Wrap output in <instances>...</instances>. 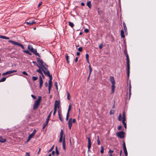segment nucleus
Here are the masks:
<instances>
[{
	"mask_svg": "<svg viewBox=\"0 0 156 156\" xmlns=\"http://www.w3.org/2000/svg\"><path fill=\"white\" fill-rule=\"evenodd\" d=\"M37 62L38 64L41 66L42 68L44 69L45 70H47V66L46 64L43 62V60L39 58H37Z\"/></svg>",
	"mask_w": 156,
	"mask_h": 156,
	"instance_id": "obj_1",
	"label": "nucleus"
},
{
	"mask_svg": "<svg viewBox=\"0 0 156 156\" xmlns=\"http://www.w3.org/2000/svg\"><path fill=\"white\" fill-rule=\"evenodd\" d=\"M41 96H39L38 99L35 101L34 104L33 109L35 110L37 109L40 104V102L41 101Z\"/></svg>",
	"mask_w": 156,
	"mask_h": 156,
	"instance_id": "obj_2",
	"label": "nucleus"
},
{
	"mask_svg": "<svg viewBox=\"0 0 156 156\" xmlns=\"http://www.w3.org/2000/svg\"><path fill=\"white\" fill-rule=\"evenodd\" d=\"M27 48L36 55L37 56L39 57H40L39 54L37 52V49L34 48L32 45L30 44H28Z\"/></svg>",
	"mask_w": 156,
	"mask_h": 156,
	"instance_id": "obj_3",
	"label": "nucleus"
},
{
	"mask_svg": "<svg viewBox=\"0 0 156 156\" xmlns=\"http://www.w3.org/2000/svg\"><path fill=\"white\" fill-rule=\"evenodd\" d=\"M126 64H127V76L129 78V76L130 73V63H129V57L128 55H127L126 56Z\"/></svg>",
	"mask_w": 156,
	"mask_h": 156,
	"instance_id": "obj_4",
	"label": "nucleus"
},
{
	"mask_svg": "<svg viewBox=\"0 0 156 156\" xmlns=\"http://www.w3.org/2000/svg\"><path fill=\"white\" fill-rule=\"evenodd\" d=\"M48 68L47 67V70H45L43 68H42V70L44 72L45 75L46 76H48L49 78V80H52V76L50 75V72L48 69Z\"/></svg>",
	"mask_w": 156,
	"mask_h": 156,
	"instance_id": "obj_5",
	"label": "nucleus"
},
{
	"mask_svg": "<svg viewBox=\"0 0 156 156\" xmlns=\"http://www.w3.org/2000/svg\"><path fill=\"white\" fill-rule=\"evenodd\" d=\"M8 41L13 45H16L20 47L23 49H24V47L23 46L22 44L19 43L18 42L12 40H9Z\"/></svg>",
	"mask_w": 156,
	"mask_h": 156,
	"instance_id": "obj_6",
	"label": "nucleus"
},
{
	"mask_svg": "<svg viewBox=\"0 0 156 156\" xmlns=\"http://www.w3.org/2000/svg\"><path fill=\"white\" fill-rule=\"evenodd\" d=\"M125 133L122 131L117 132L116 133L118 137L121 138H123L125 137Z\"/></svg>",
	"mask_w": 156,
	"mask_h": 156,
	"instance_id": "obj_7",
	"label": "nucleus"
},
{
	"mask_svg": "<svg viewBox=\"0 0 156 156\" xmlns=\"http://www.w3.org/2000/svg\"><path fill=\"white\" fill-rule=\"evenodd\" d=\"M123 147L124 150V153H125V156H127L128 153L127 152V149L126 147V144L125 141H123Z\"/></svg>",
	"mask_w": 156,
	"mask_h": 156,
	"instance_id": "obj_8",
	"label": "nucleus"
},
{
	"mask_svg": "<svg viewBox=\"0 0 156 156\" xmlns=\"http://www.w3.org/2000/svg\"><path fill=\"white\" fill-rule=\"evenodd\" d=\"M87 139H88V146H87L88 149V151H90V148L91 147V140H90V138L87 137Z\"/></svg>",
	"mask_w": 156,
	"mask_h": 156,
	"instance_id": "obj_9",
	"label": "nucleus"
},
{
	"mask_svg": "<svg viewBox=\"0 0 156 156\" xmlns=\"http://www.w3.org/2000/svg\"><path fill=\"white\" fill-rule=\"evenodd\" d=\"M63 135V132L62 129H61V130L60 134V137L59 140V142H61L62 141V137Z\"/></svg>",
	"mask_w": 156,
	"mask_h": 156,
	"instance_id": "obj_10",
	"label": "nucleus"
},
{
	"mask_svg": "<svg viewBox=\"0 0 156 156\" xmlns=\"http://www.w3.org/2000/svg\"><path fill=\"white\" fill-rule=\"evenodd\" d=\"M60 105V102L59 101L56 100L55 101V105H54V108H59Z\"/></svg>",
	"mask_w": 156,
	"mask_h": 156,
	"instance_id": "obj_11",
	"label": "nucleus"
},
{
	"mask_svg": "<svg viewBox=\"0 0 156 156\" xmlns=\"http://www.w3.org/2000/svg\"><path fill=\"white\" fill-rule=\"evenodd\" d=\"M43 83V81L41 76H39V88L41 89L42 87Z\"/></svg>",
	"mask_w": 156,
	"mask_h": 156,
	"instance_id": "obj_12",
	"label": "nucleus"
},
{
	"mask_svg": "<svg viewBox=\"0 0 156 156\" xmlns=\"http://www.w3.org/2000/svg\"><path fill=\"white\" fill-rule=\"evenodd\" d=\"M68 124L69 128L70 129H71L72 126V118L69 119L68 121Z\"/></svg>",
	"mask_w": 156,
	"mask_h": 156,
	"instance_id": "obj_13",
	"label": "nucleus"
},
{
	"mask_svg": "<svg viewBox=\"0 0 156 156\" xmlns=\"http://www.w3.org/2000/svg\"><path fill=\"white\" fill-rule=\"evenodd\" d=\"M17 72L16 70H10L6 72V73H4L2 74L3 75H7L8 74H11L13 73L16 72Z\"/></svg>",
	"mask_w": 156,
	"mask_h": 156,
	"instance_id": "obj_14",
	"label": "nucleus"
},
{
	"mask_svg": "<svg viewBox=\"0 0 156 156\" xmlns=\"http://www.w3.org/2000/svg\"><path fill=\"white\" fill-rule=\"evenodd\" d=\"M110 80L112 84H115V81L113 76H110Z\"/></svg>",
	"mask_w": 156,
	"mask_h": 156,
	"instance_id": "obj_15",
	"label": "nucleus"
},
{
	"mask_svg": "<svg viewBox=\"0 0 156 156\" xmlns=\"http://www.w3.org/2000/svg\"><path fill=\"white\" fill-rule=\"evenodd\" d=\"M52 85V80H49L48 82V90H51Z\"/></svg>",
	"mask_w": 156,
	"mask_h": 156,
	"instance_id": "obj_16",
	"label": "nucleus"
},
{
	"mask_svg": "<svg viewBox=\"0 0 156 156\" xmlns=\"http://www.w3.org/2000/svg\"><path fill=\"white\" fill-rule=\"evenodd\" d=\"M36 23V22L34 21H30L29 22H26V23L27 25H32L33 24H35Z\"/></svg>",
	"mask_w": 156,
	"mask_h": 156,
	"instance_id": "obj_17",
	"label": "nucleus"
},
{
	"mask_svg": "<svg viewBox=\"0 0 156 156\" xmlns=\"http://www.w3.org/2000/svg\"><path fill=\"white\" fill-rule=\"evenodd\" d=\"M66 144H65V136H64L63 141V143H62V147L63 149L65 150L66 149Z\"/></svg>",
	"mask_w": 156,
	"mask_h": 156,
	"instance_id": "obj_18",
	"label": "nucleus"
},
{
	"mask_svg": "<svg viewBox=\"0 0 156 156\" xmlns=\"http://www.w3.org/2000/svg\"><path fill=\"white\" fill-rule=\"evenodd\" d=\"M36 133V130L35 129L34 130L33 132L30 134L28 136L29 137H30V138L31 139L35 135Z\"/></svg>",
	"mask_w": 156,
	"mask_h": 156,
	"instance_id": "obj_19",
	"label": "nucleus"
},
{
	"mask_svg": "<svg viewBox=\"0 0 156 156\" xmlns=\"http://www.w3.org/2000/svg\"><path fill=\"white\" fill-rule=\"evenodd\" d=\"M123 117H122V122H125L126 120V115L125 112L124 111H123Z\"/></svg>",
	"mask_w": 156,
	"mask_h": 156,
	"instance_id": "obj_20",
	"label": "nucleus"
},
{
	"mask_svg": "<svg viewBox=\"0 0 156 156\" xmlns=\"http://www.w3.org/2000/svg\"><path fill=\"white\" fill-rule=\"evenodd\" d=\"M6 141V139L5 138H3L2 136H0V142L3 143Z\"/></svg>",
	"mask_w": 156,
	"mask_h": 156,
	"instance_id": "obj_21",
	"label": "nucleus"
},
{
	"mask_svg": "<svg viewBox=\"0 0 156 156\" xmlns=\"http://www.w3.org/2000/svg\"><path fill=\"white\" fill-rule=\"evenodd\" d=\"M121 36L122 38H123L125 37L124 35V32L123 30H122L121 31Z\"/></svg>",
	"mask_w": 156,
	"mask_h": 156,
	"instance_id": "obj_22",
	"label": "nucleus"
},
{
	"mask_svg": "<svg viewBox=\"0 0 156 156\" xmlns=\"http://www.w3.org/2000/svg\"><path fill=\"white\" fill-rule=\"evenodd\" d=\"M111 88L112 90V92L111 93L113 94L114 92V90L115 88V84H112Z\"/></svg>",
	"mask_w": 156,
	"mask_h": 156,
	"instance_id": "obj_23",
	"label": "nucleus"
},
{
	"mask_svg": "<svg viewBox=\"0 0 156 156\" xmlns=\"http://www.w3.org/2000/svg\"><path fill=\"white\" fill-rule=\"evenodd\" d=\"M0 38L6 40H9V37H8L3 35H0Z\"/></svg>",
	"mask_w": 156,
	"mask_h": 156,
	"instance_id": "obj_24",
	"label": "nucleus"
},
{
	"mask_svg": "<svg viewBox=\"0 0 156 156\" xmlns=\"http://www.w3.org/2000/svg\"><path fill=\"white\" fill-rule=\"evenodd\" d=\"M123 24L125 31V32L126 33V32H127V28L126 26V24L124 22H123Z\"/></svg>",
	"mask_w": 156,
	"mask_h": 156,
	"instance_id": "obj_25",
	"label": "nucleus"
},
{
	"mask_svg": "<svg viewBox=\"0 0 156 156\" xmlns=\"http://www.w3.org/2000/svg\"><path fill=\"white\" fill-rule=\"evenodd\" d=\"M58 116H59V119L60 120L61 122H62V117H61V114H60V113L59 110H58Z\"/></svg>",
	"mask_w": 156,
	"mask_h": 156,
	"instance_id": "obj_26",
	"label": "nucleus"
},
{
	"mask_svg": "<svg viewBox=\"0 0 156 156\" xmlns=\"http://www.w3.org/2000/svg\"><path fill=\"white\" fill-rule=\"evenodd\" d=\"M23 52H24L26 54H28L29 55H31L32 54L28 50H24L23 51Z\"/></svg>",
	"mask_w": 156,
	"mask_h": 156,
	"instance_id": "obj_27",
	"label": "nucleus"
},
{
	"mask_svg": "<svg viewBox=\"0 0 156 156\" xmlns=\"http://www.w3.org/2000/svg\"><path fill=\"white\" fill-rule=\"evenodd\" d=\"M86 58L87 61V62L88 63H89V55L88 54H87L86 55Z\"/></svg>",
	"mask_w": 156,
	"mask_h": 156,
	"instance_id": "obj_28",
	"label": "nucleus"
},
{
	"mask_svg": "<svg viewBox=\"0 0 156 156\" xmlns=\"http://www.w3.org/2000/svg\"><path fill=\"white\" fill-rule=\"evenodd\" d=\"M42 67H41L39 68V69H38L37 70H36V71L38 73H40V74H41V75L43 73H42V72L41 71V70L40 69V68H41V69H42Z\"/></svg>",
	"mask_w": 156,
	"mask_h": 156,
	"instance_id": "obj_29",
	"label": "nucleus"
},
{
	"mask_svg": "<svg viewBox=\"0 0 156 156\" xmlns=\"http://www.w3.org/2000/svg\"><path fill=\"white\" fill-rule=\"evenodd\" d=\"M69 25L72 28H73L74 26V24L73 23L70 22H69Z\"/></svg>",
	"mask_w": 156,
	"mask_h": 156,
	"instance_id": "obj_30",
	"label": "nucleus"
},
{
	"mask_svg": "<svg viewBox=\"0 0 156 156\" xmlns=\"http://www.w3.org/2000/svg\"><path fill=\"white\" fill-rule=\"evenodd\" d=\"M87 5L90 8L91 7V4L90 1H89L87 3Z\"/></svg>",
	"mask_w": 156,
	"mask_h": 156,
	"instance_id": "obj_31",
	"label": "nucleus"
},
{
	"mask_svg": "<svg viewBox=\"0 0 156 156\" xmlns=\"http://www.w3.org/2000/svg\"><path fill=\"white\" fill-rule=\"evenodd\" d=\"M89 74H90H90H91V73L92 71V68L91 67V66H90V65H89Z\"/></svg>",
	"mask_w": 156,
	"mask_h": 156,
	"instance_id": "obj_32",
	"label": "nucleus"
},
{
	"mask_svg": "<svg viewBox=\"0 0 156 156\" xmlns=\"http://www.w3.org/2000/svg\"><path fill=\"white\" fill-rule=\"evenodd\" d=\"M55 152L57 155H58L59 154V152L58 150L57 147H55Z\"/></svg>",
	"mask_w": 156,
	"mask_h": 156,
	"instance_id": "obj_33",
	"label": "nucleus"
},
{
	"mask_svg": "<svg viewBox=\"0 0 156 156\" xmlns=\"http://www.w3.org/2000/svg\"><path fill=\"white\" fill-rule=\"evenodd\" d=\"M48 123V122H46L44 123L43 124V127H42V129H44L45 128V127L47 126Z\"/></svg>",
	"mask_w": 156,
	"mask_h": 156,
	"instance_id": "obj_34",
	"label": "nucleus"
},
{
	"mask_svg": "<svg viewBox=\"0 0 156 156\" xmlns=\"http://www.w3.org/2000/svg\"><path fill=\"white\" fill-rule=\"evenodd\" d=\"M100 152L101 154H103L104 152V147L101 146V150Z\"/></svg>",
	"mask_w": 156,
	"mask_h": 156,
	"instance_id": "obj_35",
	"label": "nucleus"
},
{
	"mask_svg": "<svg viewBox=\"0 0 156 156\" xmlns=\"http://www.w3.org/2000/svg\"><path fill=\"white\" fill-rule=\"evenodd\" d=\"M71 105H69V108H68L67 114H69V112L71 110Z\"/></svg>",
	"mask_w": 156,
	"mask_h": 156,
	"instance_id": "obj_36",
	"label": "nucleus"
},
{
	"mask_svg": "<svg viewBox=\"0 0 156 156\" xmlns=\"http://www.w3.org/2000/svg\"><path fill=\"white\" fill-rule=\"evenodd\" d=\"M118 120L119 121H121L122 120V115L121 113H120L118 118Z\"/></svg>",
	"mask_w": 156,
	"mask_h": 156,
	"instance_id": "obj_37",
	"label": "nucleus"
},
{
	"mask_svg": "<svg viewBox=\"0 0 156 156\" xmlns=\"http://www.w3.org/2000/svg\"><path fill=\"white\" fill-rule=\"evenodd\" d=\"M66 58L67 62L68 63H69L70 61L69 60V56L67 55H66Z\"/></svg>",
	"mask_w": 156,
	"mask_h": 156,
	"instance_id": "obj_38",
	"label": "nucleus"
},
{
	"mask_svg": "<svg viewBox=\"0 0 156 156\" xmlns=\"http://www.w3.org/2000/svg\"><path fill=\"white\" fill-rule=\"evenodd\" d=\"M97 144L98 145H100V141L99 139V137L98 136H97Z\"/></svg>",
	"mask_w": 156,
	"mask_h": 156,
	"instance_id": "obj_39",
	"label": "nucleus"
},
{
	"mask_svg": "<svg viewBox=\"0 0 156 156\" xmlns=\"http://www.w3.org/2000/svg\"><path fill=\"white\" fill-rule=\"evenodd\" d=\"M50 116H50V115H48V116L47 118L46 119V122H48Z\"/></svg>",
	"mask_w": 156,
	"mask_h": 156,
	"instance_id": "obj_40",
	"label": "nucleus"
},
{
	"mask_svg": "<svg viewBox=\"0 0 156 156\" xmlns=\"http://www.w3.org/2000/svg\"><path fill=\"white\" fill-rule=\"evenodd\" d=\"M6 78L5 77H3L0 80V82H2L5 81V80H6Z\"/></svg>",
	"mask_w": 156,
	"mask_h": 156,
	"instance_id": "obj_41",
	"label": "nucleus"
},
{
	"mask_svg": "<svg viewBox=\"0 0 156 156\" xmlns=\"http://www.w3.org/2000/svg\"><path fill=\"white\" fill-rule=\"evenodd\" d=\"M67 98L68 100H70V94L69 93L68 91H67Z\"/></svg>",
	"mask_w": 156,
	"mask_h": 156,
	"instance_id": "obj_42",
	"label": "nucleus"
},
{
	"mask_svg": "<svg viewBox=\"0 0 156 156\" xmlns=\"http://www.w3.org/2000/svg\"><path fill=\"white\" fill-rule=\"evenodd\" d=\"M32 79L33 81H35L37 80V77L36 76H33L32 77Z\"/></svg>",
	"mask_w": 156,
	"mask_h": 156,
	"instance_id": "obj_43",
	"label": "nucleus"
},
{
	"mask_svg": "<svg viewBox=\"0 0 156 156\" xmlns=\"http://www.w3.org/2000/svg\"><path fill=\"white\" fill-rule=\"evenodd\" d=\"M122 122L123 124V125L124 127L125 128V129H126V123L125 122Z\"/></svg>",
	"mask_w": 156,
	"mask_h": 156,
	"instance_id": "obj_44",
	"label": "nucleus"
},
{
	"mask_svg": "<svg viewBox=\"0 0 156 156\" xmlns=\"http://www.w3.org/2000/svg\"><path fill=\"white\" fill-rule=\"evenodd\" d=\"M57 111V108H54V111L53 113V115H55V114L56 113Z\"/></svg>",
	"mask_w": 156,
	"mask_h": 156,
	"instance_id": "obj_45",
	"label": "nucleus"
},
{
	"mask_svg": "<svg viewBox=\"0 0 156 156\" xmlns=\"http://www.w3.org/2000/svg\"><path fill=\"white\" fill-rule=\"evenodd\" d=\"M131 90H129V99L130 98V97L131 96Z\"/></svg>",
	"mask_w": 156,
	"mask_h": 156,
	"instance_id": "obj_46",
	"label": "nucleus"
},
{
	"mask_svg": "<svg viewBox=\"0 0 156 156\" xmlns=\"http://www.w3.org/2000/svg\"><path fill=\"white\" fill-rule=\"evenodd\" d=\"M33 63L35 65H36L39 68H40V66H39L37 64V62L35 61H33Z\"/></svg>",
	"mask_w": 156,
	"mask_h": 156,
	"instance_id": "obj_47",
	"label": "nucleus"
},
{
	"mask_svg": "<svg viewBox=\"0 0 156 156\" xmlns=\"http://www.w3.org/2000/svg\"><path fill=\"white\" fill-rule=\"evenodd\" d=\"M83 50V48L82 47H80L78 49V50L79 51H82Z\"/></svg>",
	"mask_w": 156,
	"mask_h": 156,
	"instance_id": "obj_48",
	"label": "nucleus"
},
{
	"mask_svg": "<svg viewBox=\"0 0 156 156\" xmlns=\"http://www.w3.org/2000/svg\"><path fill=\"white\" fill-rule=\"evenodd\" d=\"M84 31L86 33H88V32H89V29H85L84 30Z\"/></svg>",
	"mask_w": 156,
	"mask_h": 156,
	"instance_id": "obj_49",
	"label": "nucleus"
},
{
	"mask_svg": "<svg viewBox=\"0 0 156 156\" xmlns=\"http://www.w3.org/2000/svg\"><path fill=\"white\" fill-rule=\"evenodd\" d=\"M54 145H53L52 146V147L50 148V149L49 150L48 152H50L51 151H52V150L54 149Z\"/></svg>",
	"mask_w": 156,
	"mask_h": 156,
	"instance_id": "obj_50",
	"label": "nucleus"
},
{
	"mask_svg": "<svg viewBox=\"0 0 156 156\" xmlns=\"http://www.w3.org/2000/svg\"><path fill=\"white\" fill-rule=\"evenodd\" d=\"M114 113V111L113 110H112L110 111L109 114L110 115L113 114Z\"/></svg>",
	"mask_w": 156,
	"mask_h": 156,
	"instance_id": "obj_51",
	"label": "nucleus"
},
{
	"mask_svg": "<svg viewBox=\"0 0 156 156\" xmlns=\"http://www.w3.org/2000/svg\"><path fill=\"white\" fill-rule=\"evenodd\" d=\"M31 97H32L33 98H34V99H36V97L35 96H34V95L32 94V95H31Z\"/></svg>",
	"mask_w": 156,
	"mask_h": 156,
	"instance_id": "obj_52",
	"label": "nucleus"
},
{
	"mask_svg": "<svg viewBox=\"0 0 156 156\" xmlns=\"http://www.w3.org/2000/svg\"><path fill=\"white\" fill-rule=\"evenodd\" d=\"M22 73L25 75H28V74L27 73V72L25 71H23L22 72Z\"/></svg>",
	"mask_w": 156,
	"mask_h": 156,
	"instance_id": "obj_53",
	"label": "nucleus"
},
{
	"mask_svg": "<svg viewBox=\"0 0 156 156\" xmlns=\"http://www.w3.org/2000/svg\"><path fill=\"white\" fill-rule=\"evenodd\" d=\"M55 86L57 90L58 89V85H57V82H56L55 83Z\"/></svg>",
	"mask_w": 156,
	"mask_h": 156,
	"instance_id": "obj_54",
	"label": "nucleus"
},
{
	"mask_svg": "<svg viewBox=\"0 0 156 156\" xmlns=\"http://www.w3.org/2000/svg\"><path fill=\"white\" fill-rule=\"evenodd\" d=\"M69 114H67L66 118V120H68V119H69Z\"/></svg>",
	"mask_w": 156,
	"mask_h": 156,
	"instance_id": "obj_55",
	"label": "nucleus"
},
{
	"mask_svg": "<svg viewBox=\"0 0 156 156\" xmlns=\"http://www.w3.org/2000/svg\"><path fill=\"white\" fill-rule=\"evenodd\" d=\"M25 156H30V152H27L26 153V155Z\"/></svg>",
	"mask_w": 156,
	"mask_h": 156,
	"instance_id": "obj_56",
	"label": "nucleus"
},
{
	"mask_svg": "<svg viewBox=\"0 0 156 156\" xmlns=\"http://www.w3.org/2000/svg\"><path fill=\"white\" fill-rule=\"evenodd\" d=\"M131 86L130 83L129 82V90H131Z\"/></svg>",
	"mask_w": 156,
	"mask_h": 156,
	"instance_id": "obj_57",
	"label": "nucleus"
},
{
	"mask_svg": "<svg viewBox=\"0 0 156 156\" xmlns=\"http://www.w3.org/2000/svg\"><path fill=\"white\" fill-rule=\"evenodd\" d=\"M103 45L102 44H101L99 46V48L100 49H101L102 48V47H103Z\"/></svg>",
	"mask_w": 156,
	"mask_h": 156,
	"instance_id": "obj_58",
	"label": "nucleus"
},
{
	"mask_svg": "<svg viewBox=\"0 0 156 156\" xmlns=\"http://www.w3.org/2000/svg\"><path fill=\"white\" fill-rule=\"evenodd\" d=\"M122 128V126H118V130H120Z\"/></svg>",
	"mask_w": 156,
	"mask_h": 156,
	"instance_id": "obj_59",
	"label": "nucleus"
},
{
	"mask_svg": "<svg viewBox=\"0 0 156 156\" xmlns=\"http://www.w3.org/2000/svg\"><path fill=\"white\" fill-rule=\"evenodd\" d=\"M114 152L113 150H110L109 151V153H111V154H112Z\"/></svg>",
	"mask_w": 156,
	"mask_h": 156,
	"instance_id": "obj_60",
	"label": "nucleus"
},
{
	"mask_svg": "<svg viewBox=\"0 0 156 156\" xmlns=\"http://www.w3.org/2000/svg\"><path fill=\"white\" fill-rule=\"evenodd\" d=\"M124 53L126 56L127 55H128V54L127 53V51L126 49L124 50Z\"/></svg>",
	"mask_w": 156,
	"mask_h": 156,
	"instance_id": "obj_61",
	"label": "nucleus"
},
{
	"mask_svg": "<svg viewBox=\"0 0 156 156\" xmlns=\"http://www.w3.org/2000/svg\"><path fill=\"white\" fill-rule=\"evenodd\" d=\"M31 139L30 138V137H28V139H27V141H26V142H29Z\"/></svg>",
	"mask_w": 156,
	"mask_h": 156,
	"instance_id": "obj_62",
	"label": "nucleus"
},
{
	"mask_svg": "<svg viewBox=\"0 0 156 156\" xmlns=\"http://www.w3.org/2000/svg\"><path fill=\"white\" fill-rule=\"evenodd\" d=\"M42 4V2H40L38 5V7H39Z\"/></svg>",
	"mask_w": 156,
	"mask_h": 156,
	"instance_id": "obj_63",
	"label": "nucleus"
},
{
	"mask_svg": "<svg viewBox=\"0 0 156 156\" xmlns=\"http://www.w3.org/2000/svg\"><path fill=\"white\" fill-rule=\"evenodd\" d=\"M78 58L77 57H76V58L75 59V62H77L78 61Z\"/></svg>",
	"mask_w": 156,
	"mask_h": 156,
	"instance_id": "obj_64",
	"label": "nucleus"
}]
</instances>
